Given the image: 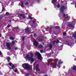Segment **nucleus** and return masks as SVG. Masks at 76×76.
I'll return each instance as SVG.
<instances>
[{"instance_id": "de8ad7c7", "label": "nucleus", "mask_w": 76, "mask_h": 76, "mask_svg": "<svg viewBox=\"0 0 76 76\" xmlns=\"http://www.w3.org/2000/svg\"><path fill=\"white\" fill-rule=\"evenodd\" d=\"M34 36H36V34H34Z\"/></svg>"}, {"instance_id": "9b49d317", "label": "nucleus", "mask_w": 76, "mask_h": 76, "mask_svg": "<svg viewBox=\"0 0 76 76\" xmlns=\"http://www.w3.org/2000/svg\"><path fill=\"white\" fill-rule=\"evenodd\" d=\"M57 0H52L51 2L52 4H53L54 6H55V3H56Z\"/></svg>"}, {"instance_id": "a18cd8bd", "label": "nucleus", "mask_w": 76, "mask_h": 76, "mask_svg": "<svg viewBox=\"0 0 76 76\" xmlns=\"http://www.w3.org/2000/svg\"><path fill=\"white\" fill-rule=\"evenodd\" d=\"M35 22V21L34 20H33V23H34Z\"/></svg>"}, {"instance_id": "864d4df0", "label": "nucleus", "mask_w": 76, "mask_h": 76, "mask_svg": "<svg viewBox=\"0 0 76 76\" xmlns=\"http://www.w3.org/2000/svg\"><path fill=\"white\" fill-rule=\"evenodd\" d=\"M1 18H0V20H1Z\"/></svg>"}, {"instance_id": "c03bdc74", "label": "nucleus", "mask_w": 76, "mask_h": 76, "mask_svg": "<svg viewBox=\"0 0 76 76\" xmlns=\"http://www.w3.org/2000/svg\"><path fill=\"white\" fill-rule=\"evenodd\" d=\"M57 66L58 67V68H60V65H57Z\"/></svg>"}, {"instance_id": "ea45409f", "label": "nucleus", "mask_w": 76, "mask_h": 76, "mask_svg": "<svg viewBox=\"0 0 76 76\" xmlns=\"http://www.w3.org/2000/svg\"><path fill=\"white\" fill-rule=\"evenodd\" d=\"M40 52L41 53H43V50H40Z\"/></svg>"}, {"instance_id": "a211bd4d", "label": "nucleus", "mask_w": 76, "mask_h": 76, "mask_svg": "<svg viewBox=\"0 0 76 76\" xmlns=\"http://www.w3.org/2000/svg\"><path fill=\"white\" fill-rule=\"evenodd\" d=\"M28 17L29 18V19H31V20H32V19H34V18H32V17H31L30 16L28 15Z\"/></svg>"}, {"instance_id": "b1692460", "label": "nucleus", "mask_w": 76, "mask_h": 76, "mask_svg": "<svg viewBox=\"0 0 76 76\" xmlns=\"http://www.w3.org/2000/svg\"><path fill=\"white\" fill-rule=\"evenodd\" d=\"M7 60L8 61H10V57H8L7 58Z\"/></svg>"}, {"instance_id": "9d476101", "label": "nucleus", "mask_w": 76, "mask_h": 76, "mask_svg": "<svg viewBox=\"0 0 76 76\" xmlns=\"http://www.w3.org/2000/svg\"><path fill=\"white\" fill-rule=\"evenodd\" d=\"M38 42L35 41L34 42L33 45H35V46H37V45H38Z\"/></svg>"}, {"instance_id": "6ab92c4d", "label": "nucleus", "mask_w": 76, "mask_h": 76, "mask_svg": "<svg viewBox=\"0 0 76 76\" xmlns=\"http://www.w3.org/2000/svg\"><path fill=\"white\" fill-rule=\"evenodd\" d=\"M48 47H49L50 49H51L52 48H53V45H51V44H49Z\"/></svg>"}, {"instance_id": "6e6d98bb", "label": "nucleus", "mask_w": 76, "mask_h": 76, "mask_svg": "<svg viewBox=\"0 0 76 76\" xmlns=\"http://www.w3.org/2000/svg\"><path fill=\"white\" fill-rule=\"evenodd\" d=\"M37 22H38V23H39V22H38V21H37Z\"/></svg>"}, {"instance_id": "423d86ee", "label": "nucleus", "mask_w": 76, "mask_h": 76, "mask_svg": "<svg viewBox=\"0 0 76 76\" xmlns=\"http://www.w3.org/2000/svg\"><path fill=\"white\" fill-rule=\"evenodd\" d=\"M25 31L26 32H27V33H29V32H31V30H29V28H28V27H27L25 28Z\"/></svg>"}, {"instance_id": "7ed1b4c3", "label": "nucleus", "mask_w": 76, "mask_h": 76, "mask_svg": "<svg viewBox=\"0 0 76 76\" xmlns=\"http://www.w3.org/2000/svg\"><path fill=\"white\" fill-rule=\"evenodd\" d=\"M66 9V7L64 5L61 6L59 9L60 12L61 13H64V10Z\"/></svg>"}, {"instance_id": "473e14b6", "label": "nucleus", "mask_w": 76, "mask_h": 76, "mask_svg": "<svg viewBox=\"0 0 76 76\" xmlns=\"http://www.w3.org/2000/svg\"><path fill=\"white\" fill-rule=\"evenodd\" d=\"M25 76H29V74L26 73L25 74Z\"/></svg>"}, {"instance_id": "603ef678", "label": "nucleus", "mask_w": 76, "mask_h": 76, "mask_svg": "<svg viewBox=\"0 0 76 76\" xmlns=\"http://www.w3.org/2000/svg\"><path fill=\"white\" fill-rule=\"evenodd\" d=\"M75 7H76V4H75Z\"/></svg>"}, {"instance_id": "ddd939ff", "label": "nucleus", "mask_w": 76, "mask_h": 76, "mask_svg": "<svg viewBox=\"0 0 76 76\" xmlns=\"http://www.w3.org/2000/svg\"><path fill=\"white\" fill-rule=\"evenodd\" d=\"M38 41H40V42H42L43 41V39L42 38L39 37L38 38Z\"/></svg>"}, {"instance_id": "58836bf2", "label": "nucleus", "mask_w": 76, "mask_h": 76, "mask_svg": "<svg viewBox=\"0 0 76 76\" xmlns=\"http://www.w3.org/2000/svg\"><path fill=\"white\" fill-rule=\"evenodd\" d=\"M24 39H25V37H23L22 40L23 41H24Z\"/></svg>"}, {"instance_id": "393cba45", "label": "nucleus", "mask_w": 76, "mask_h": 76, "mask_svg": "<svg viewBox=\"0 0 76 76\" xmlns=\"http://www.w3.org/2000/svg\"><path fill=\"white\" fill-rule=\"evenodd\" d=\"M53 44L54 45L55 43L56 42V40H54L52 42Z\"/></svg>"}, {"instance_id": "5fc2aeb1", "label": "nucleus", "mask_w": 76, "mask_h": 76, "mask_svg": "<svg viewBox=\"0 0 76 76\" xmlns=\"http://www.w3.org/2000/svg\"><path fill=\"white\" fill-rule=\"evenodd\" d=\"M74 20H75V19H74Z\"/></svg>"}, {"instance_id": "bb28decb", "label": "nucleus", "mask_w": 76, "mask_h": 76, "mask_svg": "<svg viewBox=\"0 0 76 76\" xmlns=\"http://www.w3.org/2000/svg\"><path fill=\"white\" fill-rule=\"evenodd\" d=\"M65 43L66 45H69V42L68 41H66L65 42Z\"/></svg>"}, {"instance_id": "412c9836", "label": "nucleus", "mask_w": 76, "mask_h": 76, "mask_svg": "<svg viewBox=\"0 0 76 76\" xmlns=\"http://www.w3.org/2000/svg\"><path fill=\"white\" fill-rule=\"evenodd\" d=\"M20 6L22 7L23 8V7H24V6L23 5V3H22L20 4Z\"/></svg>"}, {"instance_id": "09e8293b", "label": "nucleus", "mask_w": 76, "mask_h": 76, "mask_svg": "<svg viewBox=\"0 0 76 76\" xmlns=\"http://www.w3.org/2000/svg\"><path fill=\"white\" fill-rule=\"evenodd\" d=\"M1 37V34H0V37Z\"/></svg>"}, {"instance_id": "72a5a7b5", "label": "nucleus", "mask_w": 76, "mask_h": 76, "mask_svg": "<svg viewBox=\"0 0 76 76\" xmlns=\"http://www.w3.org/2000/svg\"><path fill=\"white\" fill-rule=\"evenodd\" d=\"M12 63L11 62H10L9 63V65L10 66H12Z\"/></svg>"}, {"instance_id": "2eb2a0df", "label": "nucleus", "mask_w": 76, "mask_h": 76, "mask_svg": "<svg viewBox=\"0 0 76 76\" xmlns=\"http://www.w3.org/2000/svg\"><path fill=\"white\" fill-rule=\"evenodd\" d=\"M5 11V8H4V7H2V8L1 10V12H4Z\"/></svg>"}, {"instance_id": "a19ab883", "label": "nucleus", "mask_w": 76, "mask_h": 76, "mask_svg": "<svg viewBox=\"0 0 76 76\" xmlns=\"http://www.w3.org/2000/svg\"><path fill=\"white\" fill-rule=\"evenodd\" d=\"M66 32H64L63 33V35H66Z\"/></svg>"}, {"instance_id": "20e7f679", "label": "nucleus", "mask_w": 76, "mask_h": 76, "mask_svg": "<svg viewBox=\"0 0 76 76\" xmlns=\"http://www.w3.org/2000/svg\"><path fill=\"white\" fill-rule=\"evenodd\" d=\"M52 60H50L48 62V63L49 64L51 63L50 64L51 65H52L53 66V67H56V66H57V64L56 63H52Z\"/></svg>"}, {"instance_id": "f3484780", "label": "nucleus", "mask_w": 76, "mask_h": 76, "mask_svg": "<svg viewBox=\"0 0 76 76\" xmlns=\"http://www.w3.org/2000/svg\"><path fill=\"white\" fill-rule=\"evenodd\" d=\"M40 54H39V53L38 52H36L35 53V55H36V56H38L40 55Z\"/></svg>"}, {"instance_id": "3c124183", "label": "nucleus", "mask_w": 76, "mask_h": 76, "mask_svg": "<svg viewBox=\"0 0 76 76\" xmlns=\"http://www.w3.org/2000/svg\"><path fill=\"white\" fill-rule=\"evenodd\" d=\"M47 75H44V76H47Z\"/></svg>"}, {"instance_id": "5701e85b", "label": "nucleus", "mask_w": 76, "mask_h": 76, "mask_svg": "<svg viewBox=\"0 0 76 76\" xmlns=\"http://www.w3.org/2000/svg\"><path fill=\"white\" fill-rule=\"evenodd\" d=\"M55 28L56 29H59L60 28V27L58 26H56L55 27Z\"/></svg>"}, {"instance_id": "1a4fd4ad", "label": "nucleus", "mask_w": 76, "mask_h": 76, "mask_svg": "<svg viewBox=\"0 0 76 76\" xmlns=\"http://www.w3.org/2000/svg\"><path fill=\"white\" fill-rule=\"evenodd\" d=\"M20 16L22 17L23 19L26 18V15H25V14H20Z\"/></svg>"}, {"instance_id": "8fccbe9b", "label": "nucleus", "mask_w": 76, "mask_h": 76, "mask_svg": "<svg viewBox=\"0 0 76 76\" xmlns=\"http://www.w3.org/2000/svg\"><path fill=\"white\" fill-rule=\"evenodd\" d=\"M11 20H9V22L10 23V22H11Z\"/></svg>"}, {"instance_id": "f03ea898", "label": "nucleus", "mask_w": 76, "mask_h": 76, "mask_svg": "<svg viewBox=\"0 0 76 76\" xmlns=\"http://www.w3.org/2000/svg\"><path fill=\"white\" fill-rule=\"evenodd\" d=\"M22 66L25 70H31L32 69V67L29 66L28 64L24 63L22 64Z\"/></svg>"}, {"instance_id": "f8f14e48", "label": "nucleus", "mask_w": 76, "mask_h": 76, "mask_svg": "<svg viewBox=\"0 0 76 76\" xmlns=\"http://www.w3.org/2000/svg\"><path fill=\"white\" fill-rule=\"evenodd\" d=\"M37 57L38 59L40 60H42V58L41 54L38 56Z\"/></svg>"}, {"instance_id": "e433bc0d", "label": "nucleus", "mask_w": 76, "mask_h": 76, "mask_svg": "<svg viewBox=\"0 0 76 76\" xmlns=\"http://www.w3.org/2000/svg\"><path fill=\"white\" fill-rule=\"evenodd\" d=\"M59 42L60 41H59V40H57L56 42V44H58V42Z\"/></svg>"}, {"instance_id": "cd10ccee", "label": "nucleus", "mask_w": 76, "mask_h": 76, "mask_svg": "<svg viewBox=\"0 0 76 76\" xmlns=\"http://www.w3.org/2000/svg\"><path fill=\"white\" fill-rule=\"evenodd\" d=\"M63 17L64 18V19L66 17V14H63Z\"/></svg>"}, {"instance_id": "aec40b11", "label": "nucleus", "mask_w": 76, "mask_h": 76, "mask_svg": "<svg viewBox=\"0 0 76 76\" xmlns=\"http://www.w3.org/2000/svg\"><path fill=\"white\" fill-rule=\"evenodd\" d=\"M73 70H75L76 71V66H74L73 68Z\"/></svg>"}, {"instance_id": "4be33fe9", "label": "nucleus", "mask_w": 76, "mask_h": 76, "mask_svg": "<svg viewBox=\"0 0 76 76\" xmlns=\"http://www.w3.org/2000/svg\"><path fill=\"white\" fill-rule=\"evenodd\" d=\"M56 7L57 8H59L60 7V4H57Z\"/></svg>"}, {"instance_id": "4468645a", "label": "nucleus", "mask_w": 76, "mask_h": 76, "mask_svg": "<svg viewBox=\"0 0 76 76\" xmlns=\"http://www.w3.org/2000/svg\"><path fill=\"white\" fill-rule=\"evenodd\" d=\"M68 26L69 27H70V28H73V27H74V26H73V25H72V24H69L68 25Z\"/></svg>"}, {"instance_id": "39448f33", "label": "nucleus", "mask_w": 76, "mask_h": 76, "mask_svg": "<svg viewBox=\"0 0 76 76\" xmlns=\"http://www.w3.org/2000/svg\"><path fill=\"white\" fill-rule=\"evenodd\" d=\"M6 45L7 48H9V50H11V47H10V45L9 44V42L6 43Z\"/></svg>"}, {"instance_id": "4c0bfd02", "label": "nucleus", "mask_w": 76, "mask_h": 76, "mask_svg": "<svg viewBox=\"0 0 76 76\" xmlns=\"http://www.w3.org/2000/svg\"><path fill=\"white\" fill-rule=\"evenodd\" d=\"M25 4H26V5H28L29 3L28 2H26L25 3Z\"/></svg>"}, {"instance_id": "c9c22d12", "label": "nucleus", "mask_w": 76, "mask_h": 76, "mask_svg": "<svg viewBox=\"0 0 76 76\" xmlns=\"http://www.w3.org/2000/svg\"><path fill=\"white\" fill-rule=\"evenodd\" d=\"M9 15V12H7L6 13L5 15Z\"/></svg>"}, {"instance_id": "0eeeda50", "label": "nucleus", "mask_w": 76, "mask_h": 76, "mask_svg": "<svg viewBox=\"0 0 76 76\" xmlns=\"http://www.w3.org/2000/svg\"><path fill=\"white\" fill-rule=\"evenodd\" d=\"M35 69L37 71H39V65L38 64H37L36 65Z\"/></svg>"}, {"instance_id": "6e6552de", "label": "nucleus", "mask_w": 76, "mask_h": 76, "mask_svg": "<svg viewBox=\"0 0 76 76\" xmlns=\"http://www.w3.org/2000/svg\"><path fill=\"white\" fill-rule=\"evenodd\" d=\"M70 17L68 15V14H66V17L65 18V19H67V20H69V19H70Z\"/></svg>"}, {"instance_id": "f704fd0d", "label": "nucleus", "mask_w": 76, "mask_h": 76, "mask_svg": "<svg viewBox=\"0 0 76 76\" xmlns=\"http://www.w3.org/2000/svg\"><path fill=\"white\" fill-rule=\"evenodd\" d=\"M57 61H58V59H57V58L56 59L54 60V61H55V62H57Z\"/></svg>"}, {"instance_id": "a878e982", "label": "nucleus", "mask_w": 76, "mask_h": 76, "mask_svg": "<svg viewBox=\"0 0 76 76\" xmlns=\"http://www.w3.org/2000/svg\"><path fill=\"white\" fill-rule=\"evenodd\" d=\"M15 42H14V41H12V45H15Z\"/></svg>"}, {"instance_id": "dca6fc26", "label": "nucleus", "mask_w": 76, "mask_h": 76, "mask_svg": "<svg viewBox=\"0 0 76 76\" xmlns=\"http://www.w3.org/2000/svg\"><path fill=\"white\" fill-rule=\"evenodd\" d=\"M38 48H43V46H42V45H39L38 46Z\"/></svg>"}, {"instance_id": "37998d69", "label": "nucleus", "mask_w": 76, "mask_h": 76, "mask_svg": "<svg viewBox=\"0 0 76 76\" xmlns=\"http://www.w3.org/2000/svg\"><path fill=\"white\" fill-rule=\"evenodd\" d=\"M15 48V50H17V49H18V48H17V47H15V48Z\"/></svg>"}, {"instance_id": "49530a36", "label": "nucleus", "mask_w": 76, "mask_h": 76, "mask_svg": "<svg viewBox=\"0 0 76 76\" xmlns=\"http://www.w3.org/2000/svg\"><path fill=\"white\" fill-rule=\"evenodd\" d=\"M2 54V53H1V51H0V55H1Z\"/></svg>"}, {"instance_id": "f257e3e1", "label": "nucleus", "mask_w": 76, "mask_h": 76, "mask_svg": "<svg viewBox=\"0 0 76 76\" xmlns=\"http://www.w3.org/2000/svg\"><path fill=\"white\" fill-rule=\"evenodd\" d=\"M30 54L31 55L30 57L29 56V55L27 54L24 57L26 59H28V60L31 61V62H34L35 59L33 58L34 56V54L32 53H30Z\"/></svg>"}, {"instance_id": "7c9ffc66", "label": "nucleus", "mask_w": 76, "mask_h": 76, "mask_svg": "<svg viewBox=\"0 0 76 76\" xmlns=\"http://www.w3.org/2000/svg\"><path fill=\"white\" fill-rule=\"evenodd\" d=\"M18 71V70L17 69H15V70H14L15 72L16 73V72H17Z\"/></svg>"}, {"instance_id": "2f4dec72", "label": "nucleus", "mask_w": 76, "mask_h": 76, "mask_svg": "<svg viewBox=\"0 0 76 76\" xmlns=\"http://www.w3.org/2000/svg\"><path fill=\"white\" fill-rule=\"evenodd\" d=\"M15 65H12L11 66L12 69H14V68H15Z\"/></svg>"}, {"instance_id": "c85d7f7f", "label": "nucleus", "mask_w": 76, "mask_h": 76, "mask_svg": "<svg viewBox=\"0 0 76 76\" xmlns=\"http://www.w3.org/2000/svg\"><path fill=\"white\" fill-rule=\"evenodd\" d=\"M61 61V60H60L59 61H58V63H59V64H62V63H63V62H60Z\"/></svg>"}, {"instance_id": "79ce46f5", "label": "nucleus", "mask_w": 76, "mask_h": 76, "mask_svg": "<svg viewBox=\"0 0 76 76\" xmlns=\"http://www.w3.org/2000/svg\"><path fill=\"white\" fill-rule=\"evenodd\" d=\"M10 27V25H8V26H7V28H9V27Z\"/></svg>"}, {"instance_id": "c756f323", "label": "nucleus", "mask_w": 76, "mask_h": 76, "mask_svg": "<svg viewBox=\"0 0 76 76\" xmlns=\"http://www.w3.org/2000/svg\"><path fill=\"white\" fill-rule=\"evenodd\" d=\"M10 39H12V40H13L14 39V38L12 37H10Z\"/></svg>"}]
</instances>
